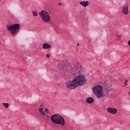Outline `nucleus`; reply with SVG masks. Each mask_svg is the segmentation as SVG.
<instances>
[{
  "label": "nucleus",
  "instance_id": "nucleus-1",
  "mask_svg": "<svg viewBox=\"0 0 130 130\" xmlns=\"http://www.w3.org/2000/svg\"><path fill=\"white\" fill-rule=\"evenodd\" d=\"M87 79L84 74H80L74 77L71 81L67 82L66 83L67 88L69 89H76L79 86H83L86 84Z\"/></svg>",
  "mask_w": 130,
  "mask_h": 130
},
{
  "label": "nucleus",
  "instance_id": "nucleus-2",
  "mask_svg": "<svg viewBox=\"0 0 130 130\" xmlns=\"http://www.w3.org/2000/svg\"><path fill=\"white\" fill-rule=\"evenodd\" d=\"M81 66H79L78 61H74L73 63L68 64L64 66L61 70L64 72V73H67V74H75V73H78L81 72Z\"/></svg>",
  "mask_w": 130,
  "mask_h": 130
},
{
  "label": "nucleus",
  "instance_id": "nucleus-3",
  "mask_svg": "<svg viewBox=\"0 0 130 130\" xmlns=\"http://www.w3.org/2000/svg\"><path fill=\"white\" fill-rule=\"evenodd\" d=\"M52 122L54 124H59L61 126L66 125V121L63 117L59 114L53 115L51 117Z\"/></svg>",
  "mask_w": 130,
  "mask_h": 130
},
{
  "label": "nucleus",
  "instance_id": "nucleus-4",
  "mask_svg": "<svg viewBox=\"0 0 130 130\" xmlns=\"http://www.w3.org/2000/svg\"><path fill=\"white\" fill-rule=\"evenodd\" d=\"M92 91L97 98L100 99L105 96L104 94V89L103 87L100 85H96L92 87Z\"/></svg>",
  "mask_w": 130,
  "mask_h": 130
},
{
  "label": "nucleus",
  "instance_id": "nucleus-5",
  "mask_svg": "<svg viewBox=\"0 0 130 130\" xmlns=\"http://www.w3.org/2000/svg\"><path fill=\"white\" fill-rule=\"evenodd\" d=\"M39 15L42 21L45 22V23H48V22H50L51 20V16L48 12L45 10H42L39 12Z\"/></svg>",
  "mask_w": 130,
  "mask_h": 130
},
{
  "label": "nucleus",
  "instance_id": "nucleus-6",
  "mask_svg": "<svg viewBox=\"0 0 130 130\" xmlns=\"http://www.w3.org/2000/svg\"><path fill=\"white\" fill-rule=\"evenodd\" d=\"M7 27L8 31H10L12 34H17L20 31V24H19L8 25Z\"/></svg>",
  "mask_w": 130,
  "mask_h": 130
},
{
  "label": "nucleus",
  "instance_id": "nucleus-7",
  "mask_svg": "<svg viewBox=\"0 0 130 130\" xmlns=\"http://www.w3.org/2000/svg\"><path fill=\"white\" fill-rule=\"evenodd\" d=\"M128 7L129 5L128 3H125L123 5L122 7V13L124 15H125L126 16L127 15H128Z\"/></svg>",
  "mask_w": 130,
  "mask_h": 130
},
{
  "label": "nucleus",
  "instance_id": "nucleus-8",
  "mask_svg": "<svg viewBox=\"0 0 130 130\" xmlns=\"http://www.w3.org/2000/svg\"><path fill=\"white\" fill-rule=\"evenodd\" d=\"M107 111L108 113L110 114H116L117 113V109L114 108H108L107 109Z\"/></svg>",
  "mask_w": 130,
  "mask_h": 130
},
{
  "label": "nucleus",
  "instance_id": "nucleus-9",
  "mask_svg": "<svg viewBox=\"0 0 130 130\" xmlns=\"http://www.w3.org/2000/svg\"><path fill=\"white\" fill-rule=\"evenodd\" d=\"M112 95H113V92H112V90H108L106 95V99L108 100L111 98L112 97Z\"/></svg>",
  "mask_w": 130,
  "mask_h": 130
},
{
  "label": "nucleus",
  "instance_id": "nucleus-10",
  "mask_svg": "<svg viewBox=\"0 0 130 130\" xmlns=\"http://www.w3.org/2000/svg\"><path fill=\"white\" fill-rule=\"evenodd\" d=\"M50 115V111L47 108H45L42 115H44L46 117H49V115Z\"/></svg>",
  "mask_w": 130,
  "mask_h": 130
},
{
  "label": "nucleus",
  "instance_id": "nucleus-11",
  "mask_svg": "<svg viewBox=\"0 0 130 130\" xmlns=\"http://www.w3.org/2000/svg\"><path fill=\"white\" fill-rule=\"evenodd\" d=\"M43 49H50L51 48V45L48 43H44L43 44Z\"/></svg>",
  "mask_w": 130,
  "mask_h": 130
},
{
  "label": "nucleus",
  "instance_id": "nucleus-12",
  "mask_svg": "<svg viewBox=\"0 0 130 130\" xmlns=\"http://www.w3.org/2000/svg\"><path fill=\"white\" fill-rule=\"evenodd\" d=\"M80 5L86 8V7H88L89 6V2L88 1H82L80 2Z\"/></svg>",
  "mask_w": 130,
  "mask_h": 130
},
{
  "label": "nucleus",
  "instance_id": "nucleus-13",
  "mask_svg": "<svg viewBox=\"0 0 130 130\" xmlns=\"http://www.w3.org/2000/svg\"><path fill=\"white\" fill-rule=\"evenodd\" d=\"M87 103H88L89 104H91V103H93L94 102V99L92 98H87L86 100Z\"/></svg>",
  "mask_w": 130,
  "mask_h": 130
},
{
  "label": "nucleus",
  "instance_id": "nucleus-14",
  "mask_svg": "<svg viewBox=\"0 0 130 130\" xmlns=\"http://www.w3.org/2000/svg\"><path fill=\"white\" fill-rule=\"evenodd\" d=\"M3 105L6 109H8L9 108V106H10V104L9 103H3Z\"/></svg>",
  "mask_w": 130,
  "mask_h": 130
},
{
  "label": "nucleus",
  "instance_id": "nucleus-15",
  "mask_svg": "<svg viewBox=\"0 0 130 130\" xmlns=\"http://www.w3.org/2000/svg\"><path fill=\"white\" fill-rule=\"evenodd\" d=\"M43 109H44V108H41L39 109V111L40 113H41V114H42V115L43 114V112H44V110Z\"/></svg>",
  "mask_w": 130,
  "mask_h": 130
},
{
  "label": "nucleus",
  "instance_id": "nucleus-16",
  "mask_svg": "<svg viewBox=\"0 0 130 130\" xmlns=\"http://www.w3.org/2000/svg\"><path fill=\"white\" fill-rule=\"evenodd\" d=\"M32 15L34 17H37V16H38V13H37V11H33Z\"/></svg>",
  "mask_w": 130,
  "mask_h": 130
},
{
  "label": "nucleus",
  "instance_id": "nucleus-17",
  "mask_svg": "<svg viewBox=\"0 0 130 130\" xmlns=\"http://www.w3.org/2000/svg\"><path fill=\"white\" fill-rule=\"evenodd\" d=\"M50 24H51V25L52 26V27H53V28H54V25H53V22H50Z\"/></svg>",
  "mask_w": 130,
  "mask_h": 130
},
{
  "label": "nucleus",
  "instance_id": "nucleus-18",
  "mask_svg": "<svg viewBox=\"0 0 130 130\" xmlns=\"http://www.w3.org/2000/svg\"><path fill=\"white\" fill-rule=\"evenodd\" d=\"M127 83V80H125V81L124 82V84H125V85L126 86Z\"/></svg>",
  "mask_w": 130,
  "mask_h": 130
},
{
  "label": "nucleus",
  "instance_id": "nucleus-19",
  "mask_svg": "<svg viewBox=\"0 0 130 130\" xmlns=\"http://www.w3.org/2000/svg\"><path fill=\"white\" fill-rule=\"evenodd\" d=\"M46 57H48V58H49V57H50V55L48 54H47Z\"/></svg>",
  "mask_w": 130,
  "mask_h": 130
},
{
  "label": "nucleus",
  "instance_id": "nucleus-20",
  "mask_svg": "<svg viewBox=\"0 0 130 130\" xmlns=\"http://www.w3.org/2000/svg\"><path fill=\"white\" fill-rule=\"evenodd\" d=\"M128 44L129 46L130 47V40L128 41Z\"/></svg>",
  "mask_w": 130,
  "mask_h": 130
},
{
  "label": "nucleus",
  "instance_id": "nucleus-21",
  "mask_svg": "<svg viewBox=\"0 0 130 130\" xmlns=\"http://www.w3.org/2000/svg\"><path fill=\"white\" fill-rule=\"evenodd\" d=\"M120 38H121V37H119V38H118L117 39V40H120Z\"/></svg>",
  "mask_w": 130,
  "mask_h": 130
},
{
  "label": "nucleus",
  "instance_id": "nucleus-22",
  "mask_svg": "<svg viewBox=\"0 0 130 130\" xmlns=\"http://www.w3.org/2000/svg\"><path fill=\"white\" fill-rule=\"evenodd\" d=\"M78 45H80V43H79L77 44L78 46Z\"/></svg>",
  "mask_w": 130,
  "mask_h": 130
},
{
  "label": "nucleus",
  "instance_id": "nucleus-23",
  "mask_svg": "<svg viewBox=\"0 0 130 130\" xmlns=\"http://www.w3.org/2000/svg\"><path fill=\"white\" fill-rule=\"evenodd\" d=\"M41 107H42V105H41Z\"/></svg>",
  "mask_w": 130,
  "mask_h": 130
},
{
  "label": "nucleus",
  "instance_id": "nucleus-24",
  "mask_svg": "<svg viewBox=\"0 0 130 130\" xmlns=\"http://www.w3.org/2000/svg\"><path fill=\"white\" fill-rule=\"evenodd\" d=\"M59 6H60V5H61V4H59Z\"/></svg>",
  "mask_w": 130,
  "mask_h": 130
},
{
  "label": "nucleus",
  "instance_id": "nucleus-25",
  "mask_svg": "<svg viewBox=\"0 0 130 130\" xmlns=\"http://www.w3.org/2000/svg\"><path fill=\"white\" fill-rule=\"evenodd\" d=\"M129 95H130V91L129 92Z\"/></svg>",
  "mask_w": 130,
  "mask_h": 130
}]
</instances>
